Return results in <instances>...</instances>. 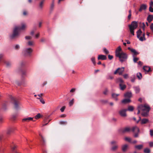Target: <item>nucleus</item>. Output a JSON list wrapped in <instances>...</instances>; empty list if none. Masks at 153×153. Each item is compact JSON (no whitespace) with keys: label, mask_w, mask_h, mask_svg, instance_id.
Here are the masks:
<instances>
[{"label":"nucleus","mask_w":153,"mask_h":153,"mask_svg":"<svg viewBox=\"0 0 153 153\" xmlns=\"http://www.w3.org/2000/svg\"><path fill=\"white\" fill-rule=\"evenodd\" d=\"M5 64H6V66L7 67H9L11 65L10 63V62H5Z\"/></svg>","instance_id":"nucleus-47"},{"label":"nucleus","mask_w":153,"mask_h":153,"mask_svg":"<svg viewBox=\"0 0 153 153\" xmlns=\"http://www.w3.org/2000/svg\"><path fill=\"white\" fill-rule=\"evenodd\" d=\"M116 56L119 58L120 61L122 62L126 61L128 57L127 54L123 52H121L120 54Z\"/></svg>","instance_id":"nucleus-4"},{"label":"nucleus","mask_w":153,"mask_h":153,"mask_svg":"<svg viewBox=\"0 0 153 153\" xmlns=\"http://www.w3.org/2000/svg\"><path fill=\"white\" fill-rule=\"evenodd\" d=\"M125 139L126 140L131 143V139L130 138L126 137L125 138Z\"/></svg>","instance_id":"nucleus-39"},{"label":"nucleus","mask_w":153,"mask_h":153,"mask_svg":"<svg viewBox=\"0 0 153 153\" xmlns=\"http://www.w3.org/2000/svg\"><path fill=\"white\" fill-rule=\"evenodd\" d=\"M26 27L25 24H21V26H16L13 30V33L10 36L11 39H13L17 37L19 35V31L21 30H24Z\"/></svg>","instance_id":"nucleus-1"},{"label":"nucleus","mask_w":153,"mask_h":153,"mask_svg":"<svg viewBox=\"0 0 153 153\" xmlns=\"http://www.w3.org/2000/svg\"><path fill=\"white\" fill-rule=\"evenodd\" d=\"M65 106H63L60 109V111L62 112H63L65 109Z\"/></svg>","instance_id":"nucleus-45"},{"label":"nucleus","mask_w":153,"mask_h":153,"mask_svg":"<svg viewBox=\"0 0 153 153\" xmlns=\"http://www.w3.org/2000/svg\"><path fill=\"white\" fill-rule=\"evenodd\" d=\"M17 146L16 145L14 146L12 148V151L14 153H21L18 151L16 149Z\"/></svg>","instance_id":"nucleus-18"},{"label":"nucleus","mask_w":153,"mask_h":153,"mask_svg":"<svg viewBox=\"0 0 153 153\" xmlns=\"http://www.w3.org/2000/svg\"><path fill=\"white\" fill-rule=\"evenodd\" d=\"M128 49L130 50L133 53L134 55L133 56H134V55H137L138 54V53L135 50V49L133 48H131L130 47H128Z\"/></svg>","instance_id":"nucleus-17"},{"label":"nucleus","mask_w":153,"mask_h":153,"mask_svg":"<svg viewBox=\"0 0 153 153\" xmlns=\"http://www.w3.org/2000/svg\"><path fill=\"white\" fill-rule=\"evenodd\" d=\"M13 129L12 128H9L7 130V133L8 134H10L11 132H13Z\"/></svg>","instance_id":"nucleus-29"},{"label":"nucleus","mask_w":153,"mask_h":153,"mask_svg":"<svg viewBox=\"0 0 153 153\" xmlns=\"http://www.w3.org/2000/svg\"><path fill=\"white\" fill-rule=\"evenodd\" d=\"M133 61L134 62H136L139 59L137 57H135L134 56H133Z\"/></svg>","instance_id":"nucleus-42"},{"label":"nucleus","mask_w":153,"mask_h":153,"mask_svg":"<svg viewBox=\"0 0 153 153\" xmlns=\"http://www.w3.org/2000/svg\"><path fill=\"white\" fill-rule=\"evenodd\" d=\"M60 123L62 125H66L67 123V122L66 121H60Z\"/></svg>","instance_id":"nucleus-36"},{"label":"nucleus","mask_w":153,"mask_h":153,"mask_svg":"<svg viewBox=\"0 0 153 153\" xmlns=\"http://www.w3.org/2000/svg\"><path fill=\"white\" fill-rule=\"evenodd\" d=\"M19 45H16L15 47V48L16 49H19Z\"/></svg>","instance_id":"nucleus-56"},{"label":"nucleus","mask_w":153,"mask_h":153,"mask_svg":"<svg viewBox=\"0 0 153 153\" xmlns=\"http://www.w3.org/2000/svg\"><path fill=\"white\" fill-rule=\"evenodd\" d=\"M124 70V68L122 67L121 68H118L116 71H114V74H116L117 73L119 74L120 75H122L123 72Z\"/></svg>","instance_id":"nucleus-6"},{"label":"nucleus","mask_w":153,"mask_h":153,"mask_svg":"<svg viewBox=\"0 0 153 153\" xmlns=\"http://www.w3.org/2000/svg\"><path fill=\"white\" fill-rule=\"evenodd\" d=\"M137 78L139 79H140L142 78V75L141 73H138L137 74Z\"/></svg>","instance_id":"nucleus-32"},{"label":"nucleus","mask_w":153,"mask_h":153,"mask_svg":"<svg viewBox=\"0 0 153 153\" xmlns=\"http://www.w3.org/2000/svg\"><path fill=\"white\" fill-rule=\"evenodd\" d=\"M10 97L13 102L14 108L16 109H18L19 108V106L20 104V102L18 100L11 96H10Z\"/></svg>","instance_id":"nucleus-5"},{"label":"nucleus","mask_w":153,"mask_h":153,"mask_svg":"<svg viewBox=\"0 0 153 153\" xmlns=\"http://www.w3.org/2000/svg\"><path fill=\"white\" fill-rule=\"evenodd\" d=\"M107 59V57L106 56L103 55H99L98 57V60H105Z\"/></svg>","instance_id":"nucleus-14"},{"label":"nucleus","mask_w":153,"mask_h":153,"mask_svg":"<svg viewBox=\"0 0 153 153\" xmlns=\"http://www.w3.org/2000/svg\"><path fill=\"white\" fill-rule=\"evenodd\" d=\"M143 146L142 145H136L134 146V148L138 150H140L143 148Z\"/></svg>","instance_id":"nucleus-27"},{"label":"nucleus","mask_w":153,"mask_h":153,"mask_svg":"<svg viewBox=\"0 0 153 153\" xmlns=\"http://www.w3.org/2000/svg\"><path fill=\"white\" fill-rule=\"evenodd\" d=\"M66 115L65 114H62L61 115L60 117H66Z\"/></svg>","instance_id":"nucleus-60"},{"label":"nucleus","mask_w":153,"mask_h":153,"mask_svg":"<svg viewBox=\"0 0 153 153\" xmlns=\"http://www.w3.org/2000/svg\"><path fill=\"white\" fill-rule=\"evenodd\" d=\"M119 95V94H112V97L114 98L115 100L116 101L118 99L117 98V97Z\"/></svg>","instance_id":"nucleus-28"},{"label":"nucleus","mask_w":153,"mask_h":153,"mask_svg":"<svg viewBox=\"0 0 153 153\" xmlns=\"http://www.w3.org/2000/svg\"><path fill=\"white\" fill-rule=\"evenodd\" d=\"M131 130L134 133H139L140 132V130L138 127L137 126H134L131 128Z\"/></svg>","instance_id":"nucleus-9"},{"label":"nucleus","mask_w":153,"mask_h":153,"mask_svg":"<svg viewBox=\"0 0 153 153\" xmlns=\"http://www.w3.org/2000/svg\"><path fill=\"white\" fill-rule=\"evenodd\" d=\"M45 0H41L39 4V10H42L43 7Z\"/></svg>","instance_id":"nucleus-10"},{"label":"nucleus","mask_w":153,"mask_h":153,"mask_svg":"<svg viewBox=\"0 0 153 153\" xmlns=\"http://www.w3.org/2000/svg\"><path fill=\"white\" fill-rule=\"evenodd\" d=\"M135 133V134L134 135V137H138L139 133L136 132V133Z\"/></svg>","instance_id":"nucleus-52"},{"label":"nucleus","mask_w":153,"mask_h":153,"mask_svg":"<svg viewBox=\"0 0 153 153\" xmlns=\"http://www.w3.org/2000/svg\"><path fill=\"white\" fill-rule=\"evenodd\" d=\"M138 108L143 111L142 113V115L143 117H146L148 115V113L150 109L149 105L146 104L143 105H140L138 106Z\"/></svg>","instance_id":"nucleus-2"},{"label":"nucleus","mask_w":153,"mask_h":153,"mask_svg":"<svg viewBox=\"0 0 153 153\" xmlns=\"http://www.w3.org/2000/svg\"><path fill=\"white\" fill-rule=\"evenodd\" d=\"M153 19V15H149L147 18V20L149 22H150Z\"/></svg>","instance_id":"nucleus-24"},{"label":"nucleus","mask_w":153,"mask_h":153,"mask_svg":"<svg viewBox=\"0 0 153 153\" xmlns=\"http://www.w3.org/2000/svg\"><path fill=\"white\" fill-rule=\"evenodd\" d=\"M137 22L135 21L132 22L131 25H128L130 32L133 36L134 35V30L137 28Z\"/></svg>","instance_id":"nucleus-3"},{"label":"nucleus","mask_w":153,"mask_h":153,"mask_svg":"<svg viewBox=\"0 0 153 153\" xmlns=\"http://www.w3.org/2000/svg\"><path fill=\"white\" fill-rule=\"evenodd\" d=\"M74 102V99L71 100L69 102V105L70 106H71L73 105Z\"/></svg>","instance_id":"nucleus-38"},{"label":"nucleus","mask_w":153,"mask_h":153,"mask_svg":"<svg viewBox=\"0 0 153 153\" xmlns=\"http://www.w3.org/2000/svg\"><path fill=\"white\" fill-rule=\"evenodd\" d=\"M76 90L75 88H72L70 91V92H73L75 91Z\"/></svg>","instance_id":"nucleus-58"},{"label":"nucleus","mask_w":153,"mask_h":153,"mask_svg":"<svg viewBox=\"0 0 153 153\" xmlns=\"http://www.w3.org/2000/svg\"><path fill=\"white\" fill-rule=\"evenodd\" d=\"M123 77L125 79H127L128 77V75L127 74H125L123 75Z\"/></svg>","instance_id":"nucleus-48"},{"label":"nucleus","mask_w":153,"mask_h":153,"mask_svg":"<svg viewBox=\"0 0 153 153\" xmlns=\"http://www.w3.org/2000/svg\"><path fill=\"white\" fill-rule=\"evenodd\" d=\"M142 24H143V26L142 27L143 28V30H144L145 27V25L144 23H143Z\"/></svg>","instance_id":"nucleus-61"},{"label":"nucleus","mask_w":153,"mask_h":153,"mask_svg":"<svg viewBox=\"0 0 153 153\" xmlns=\"http://www.w3.org/2000/svg\"><path fill=\"white\" fill-rule=\"evenodd\" d=\"M117 82L119 84V85L120 84H122L124 83V82L122 79L120 78H118L116 80Z\"/></svg>","instance_id":"nucleus-22"},{"label":"nucleus","mask_w":153,"mask_h":153,"mask_svg":"<svg viewBox=\"0 0 153 153\" xmlns=\"http://www.w3.org/2000/svg\"><path fill=\"white\" fill-rule=\"evenodd\" d=\"M144 152L145 153H149L150 152V150L149 149L146 148L144 149Z\"/></svg>","instance_id":"nucleus-33"},{"label":"nucleus","mask_w":153,"mask_h":153,"mask_svg":"<svg viewBox=\"0 0 153 153\" xmlns=\"http://www.w3.org/2000/svg\"><path fill=\"white\" fill-rule=\"evenodd\" d=\"M108 92V90L106 89H105V90L103 92V94H105V95H106L107 94V93Z\"/></svg>","instance_id":"nucleus-59"},{"label":"nucleus","mask_w":153,"mask_h":153,"mask_svg":"<svg viewBox=\"0 0 153 153\" xmlns=\"http://www.w3.org/2000/svg\"><path fill=\"white\" fill-rule=\"evenodd\" d=\"M132 96V93L131 92H127L125 93L124 95L125 97L128 98L130 99Z\"/></svg>","instance_id":"nucleus-15"},{"label":"nucleus","mask_w":153,"mask_h":153,"mask_svg":"<svg viewBox=\"0 0 153 153\" xmlns=\"http://www.w3.org/2000/svg\"><path fill=\"white\" fill-rule=\"evenodd\" d=\"M128 147V145L126 144H125L123 145L122 147V149L123 152L125 151L127 149Z\"/></svg>","instance_id":"nucleus-30"},{"label":"nucleus","mask_w":153,"mask_h":153,"mask_svg":"<svg viewBox=\"0 0 153 153\" xmlns=\"http://www.w3.org/2000/svg\"><path fill=\"white\" fill-rule=\"evenodd\" d=\"M39 135L41 136V139H40V140L41 141H43V144H44L45 143V140H44V139L43 137L41 134H39Z\"/></svg>","instance_id":"nucleus-41"},{"label":"nucleus","mask_w":153,"mask_h":153,"mask_svg":"<svg viewBox=\"0 0 153 153\" xmlns=\"http://www.w3.org/2000/svg\"><path fill=\"white\" fill-rule=\"evenodd\" d=\"M91 61L92 62H93V64L94 65H95V64H96V62H95V58L94 57H92L91 58Z\"/></svg>","instance_id":"nucleus-43"},{"label":"nucleus","mask_w":153,"mask_h":153,"mask_svg":"<svg viewBox=\"0 0 153 153\" xmlns=\"http://www.w3.org/2000/svg\"><path fill=\"white\" fill-rule=\"evenodd\" d=\"M103 51L104 52V53L106 54H108L109 53L108 50L106 48H103Z\"/></svg>","instance_id":"nucleus-34"},{"label":"nucleus","mask_w":153,"mask_h":153,"mask_svg":"<svg viewBox=\"0 0 153 153\" xmlns=\"http://www.w3.org/2000/svg\"><path fill=\"white\" fill-rule=\"evenodd\" d=\"M120 88V90H124L126 87V86L124 83L119 85Z\"/></svg>","instance_id":"nucleus-25"},{"label":"nucleus","mask_w":153,"mask_h":153,"mask_svg":"<svg viewBox=\"0 0 153 153\" xmlns=\"http://www.w3.org/2000/svg\"><path fill=\"white\" fill-rule=\"evenodd\" d=\"M25 51L26 54L30 55L33 51V50L31 48H27L25 49Z\"/></svg>","instance_id":"nucleus-12"},{"label":"nucleus","mask_w":153,"mask_h":153,"mask_svg":"<svg viewBox=\"0 0 153 153\" xmlns=\"http://www.w3.org/2000/svg\"><path fill=\"white\" fill-rule=\"evenodd\" d=\"M28 44L29 46H31L33 45V42L32 41H29L28 43Z\"/></svg>","instance_id":"nucleus-51"},{"label":"nucleus","mask_w":153,"mask_h":153,"mask_svg":"<svg viewBox=\"0 0 153 153\" xmlns=\"http://www.w3.org/2000/svg\"><path fill=\"white\" fill-rule=\"evenodd\" d=\"M108 58L110 60H111L113 58V56L112 55H109L108 56Z\"/></svg>","instance_id":"nucleus-50"},{"label":"nucleus","mask_w":153,"mask_h":153,"mask_svg":"<svg viewBox=\"0 0 153 153\" xmlns=\"http://www.w3.org/2000/svg\"><path fill=\"white\" fill-rule=\"evenodd\" d=\"M143 69L146 72H148L150 71L151 69L150 67H149L148 66H144L143 67Z\"/></svg>","instance_id":"nucleus-26"},{"label":"nucleus","mask_w":153,"mask_h":153,"mask_svg":"<svg viewBox=\"0 0 153 153\" xmlns=\"http://www.w3.org/2000/svg\"><path fill=\"white\" fill-rule=\"evenodd\" d=\"M117 146H115L111 148V149L112 150L114 151H115L117 149Z\"/></svg>","instance_id":"nucleus-37"},{"label":"nucleus","mask_w":153,"mask_h":153,"mask_svg":"<svg viewBox=\"0 0 153 153\" xmlns=\"http://www.w3.org/2000/svg\"><path fill=\"white\" fill-rule=\"evenodd\" d=\"M54 7V1H52V2L51 5V7H50L51 10H52L53 9Z\"/></svg>","instance_id":"nucleus-40"},{"label":"nucleus","mask_w":153,"mask_h":153,"mask_svg":"<svg viewBox=\"0 0 153 153\" xmlns=\"http://www.w3.org/2000/svg\"><path fill=\"white\" fill-rule=\"evenodd\" d=\"M149 145L150 147H153V142H150L149 143Z\"/></svg>","instance_id":"nucleus-55"},{"label":"nucleus","mask_w":153,"mask_h":153,"mask_svg":"<svg viewBox=\"0 0 153 153\" xmlns=\"http://www.w3.org/2000/svg\"><path fill=\"white\" fill-rule=\"evenodd\" d=\"M142 33V32L140 30V29L137 32V38L139 39V40L140 41H143V39L142 37H141L140 36Z\"/></svg>","instance_id":"nucleus-8"},{"label":"nucleus","mask_w":153,"mask_h":153,"mask_svg":"<svg viewBox=\"0 0 153 153\" xmlns=\"http://www.w3.org/2000/svg\"><path fill=\"white\" fill-rule=\"evenodd\" d=\"M134 109V107L132 106H129L128 107L127 111H133Z\"/></svg>","instance_id":"nucleus-31"},{"label":"nucleus","mask_w":153,"mask_h":153,"mask_svg":"<svg viewBox=\"0 0 153 153\" xmlns=\"http://www.w3.org/2000/svg\"><path fill=\"white\" fill-rule=\"evenodd\" d=\"M131 101L130 99H125L122 101V102L123 103L126 104L130 102Z\"/></svg>","instance_id":"nucleus-20"},{"label":"nucleus","mask_w":153,"mask_h":153,"mask_svg":"<svg viewBox=\"0 0 153 153\" xmlns=\"http://www.w3.org/2000/svg\"><path fill=\"white\" fill-rule=\"evenodd\" d=\"M147 8V6L145 4H142L141 5L140 7L139 10L140 12H141L143 10H145Z\"/></svg>","instance_id":"nucleus-16"},{"label":"nucleus","mask_w":153,"mask_h":153,"mask_svg":"<svg viewBox=\"0 0 153 153\" xmlns=\"http://www.w3.org/2000/svg\"><path fill=\"white\" fill-rule=\"evenodd\" d=\"M25 38V39H30L31 38V37L30 36H26Z\"/></svg>","instance_id":"nucleus-64"},{"label":"nucleus","mask_w":153,"mask_h":153,"mask_svg":"<svg viewBox=\"0 0 153 153\" xmlns=\"http://www.w3.org/2000/svg\"><path fill=\"white\" fill-rule=\"evenodd\" d=\"M122 49L120 46L118 47L116 49L115 51V55L116 56L117 55H119V54L121 53Z\"/></svg>","instance_id":"nucleus-13"},{"label":"nucleus","mask_w":153,"mask_h":153,"mask_svg":"<svg viewBox=\"0 0 153 153\" xmlns=\"http://www.w3.org/2000/svg\"><path fill=\"white\" fill-rule=\"evenodd\" d=\"M17 117L16 115H13L12 118L13 120H15Z\"/></svg>","instance_id":"nucleus-57"},{"label":"nucleus","mask_w":153,"mask_h":153,"mask_svg":"<svg viewBox=\"0 0 153 153\" xmlns=\"http://www.w3.org/2000/svg\"><path fill=\"white\" fill-rule=\"evenodd\" d=\"M149 10L150 12H153V8L152 7H149Z\"/></svg>","instance_id":"nucleus-49"},{"label":"nucleus","mask_w":153,"mask_h":153,"mask_svg":"<svg viewBox=\"0 0 153 153\" xmlns=\"http://www.w3.org/2000/svg\"><path fill=\"white\" fill-rule=\"evenodd\" d=\"M127 111L126 109H122L119 111L120 114L122 117H125L126 116V111Z\"/></svg>","instance_id":"nucleus-7"},{"label":"nucleus","mask_w":153,"mask_h":153,"mask_svg":"<svg viewBox=\"0 0 153 153\" xmlns=\"http://www.w3.org/2000/svg\"><path fill=\"white\" fill-rule=\"evenodd\" d=\"M150 7L153 6V2L152 1H151L149 4Z\"/></svg>","instance_id":"nucleus-62"},{"label":"nucleus","mask_w":153,"mask_h":153,"mask_svg":"<svg viewBox=\"0 0 153 153\" xmlns=\"http://www.w3.org/2000/svg\"><path fill=\"white\" fill-rule=\"evenodd\" d=\"M40 101L43 104L45 103L44 101L42 99H40Z\"/></svg>","instance_id":"nucleus-63"},{"label":"nucleus","mask_w":153,"mask_h":153,"mask_svg":"<svg viewBox=\"0 0 153 153\" xmlns=\"http://www.w3.org/2000/svg\"><path fill=\"white\" fill-rule=\"evenodd\" d=\"M150 28L152 31L153 32V23L151 24V25L150 26Z\"/></svg>","instance_id":"nucleus-54"},{"label":"nucleus","mask_w":153,"mask_h":153,"mask_svg":"<svg viewBox=\"0 0 153 153\" xmlns=\"http://www.w3.org/2000/svg\"><path fill=\"white\" fill-rule=\"evenodd\" d=\"M149 120L148 119L146 118H144L141 120L140 121V124L142 125L145 124L148 122Z\"/></svg>","instance_id":"nucleus-19"},{"label":"nucleus","mask_w":153,"mask_h":153,"mask_svg":"<svg viewBox=\"0 0 153 153\" xmlns=\"http://www.w3.org/2000/svg\"><path fill=\"white\" fill-rule=\"evenodd\" d=\"M145 33H144L142 34V36H140L141 37H142V39H143V41L144 40H146V39L145 37Z\"/></svg>","instance_id":"nucleus-44"},{"label":"nucleus","mask_w":153,"mask_h":153,"mask_svg":"<svg viewBox=\"0 0 153 153\" xmlns=\"http://www.w3.org/2000/svg\"><path fill=\"white\" fill-rule=\"evenodd\" d=\"M132 77L133 78L131 79V81L132 82H134L135 81V77L134 76H132Z\"/></svg>","instance_id":"nucleus-46"},{"label":"nucleus","mask_w":153,"mask_h":153,"mask_svg":"<svg viewBox=\"0 0 153 153\" xmlns=\"http://www.w3.org/2000/svg\"><path fill=\"white\" fill-rule=\"evenodd\" d=\"M41 117V115L40 113L36 115L35 116V118L36 119H38L39 118Z\"/></svg>","instance_id":"nucleus-35"},{"label":"nucleus","mask_w":153,"mask_h":153,"mask_svg":"<svg viewBox=\"0 0 153 153\" xmlns=\"http://www.w3.org/2000/svg\"><path fill=\"white\" fill-rule=\"evenodd\" d=\"M131 130V128L129 127H126L121 130V132L123 133L128 132Z\"/></svg>","instance_id":"nucleus-11"},{"label":"nucleus","mask_w":153,"mask_h":153,"mask_svg":"<svg viewBox=\"0 0 153 153\" xmlns=\"http://www.w3.org/2000/svg\"><path fill=\"white\" fill-rule=\"evenodd\" d=\"M136 93H139L140 91V89L139 86H134L133 87Z\"/></svg>","instance_id":"nucleus-21"},{"label":"nucleus","mask_w":153,"mask_h":153,"mask_svg":"<svg viewBox=\"0 0 153 153\" xmlns=\"http://www.w3.org/2000/svg\"><path fill=\"white\" fill-rule=\"evenodd\" d=\"M150 134L151 136L153 135V130L151 129L150 130Z\"/></svg>","instance_id":"nucleus-53"},{"label":"nucleus","mask_w":153,"mask_h":153,"mask_svg":"<svg viewBox=\"0 0 153 153\" xmlns=\"http://www.w3.org/2000/svg\"><path fill=\"white\" fill-rule=\"evenodd\" d=\"M33 118L31 117H29L26 118H24L22 119V120L23 122H28L30 120H33Z\"/></svg>","instance_id":"nucleus-23"}]
</instances>
